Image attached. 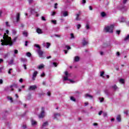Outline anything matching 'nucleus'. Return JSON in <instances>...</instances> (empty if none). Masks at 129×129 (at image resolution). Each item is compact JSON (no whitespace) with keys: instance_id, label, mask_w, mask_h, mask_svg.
<instances>
[{"instance_id":"obj_1","label":"nucleus","mask_w":129,"mask_h":129,"mask_svg":"<svg viewBox=\"0 0 129 129\" xmlns=\"http://www.w3.org/2000/svg\"><path fill=\"white\" fill-rule=\"evenodd\" d=\"M9 32V30H7L6 31V33H4L3 36V39H1V42H2L1 45L2 46H5V45H6V46L8 45H9V46L13 45V41H12V38L8 35Z\"/></svg>"},{"instance_id":"obj_2","label":"nucleus","mask_w":129,"mask_h":129,"mask_svg":"<svg viewBox=\"0 0 129 129\" xmlns=\"http://www.w3.org/2000/svg\"><path fill=\"white\" fill-rule=\"evenodd\" d=\"M69 77H71V74L68 73V72H64V76L63 77V81H67L69 80L71 83H74V81L73 80H69Z\"/></svg>"},{"instance_id":"obj_3","label":"nucleus","mask_w":129,"mask_h":129,"mask_svg":"<svg viewBox=\"0 0 129 129\" xmlns=\"http://www.w3.org/2000/svg\"><path fill=\"white\" fill-rule=\"evenodd\" d=\"M104 30L107 33H113V25L106 26Z\"/></svg>"},{"instance_id":"obj_4","label":"nucleus","mask_w":129,"mask_h":129,"mask_svg":"<svg viewBox=\"0 0 129 129\" xmlns=\"http://www.w3.org/2000/svg\"><path fill=\"white\" fill-rule=\"evenodd\" d=\"M45 115H46V114L45 113V109H44V107H42L41 113L39 114L38 117L39 118H43Z\"/></svg>"},{"instance_id":"obj_5","label":"nucleus","mask_w":129,"mask_h":129,"mask_svg":"<svg viewBox=\"0 0 129 129\" xmlns=\"http://www.w3.org/2000/svg\"><path fill=\"white\" fill-rule=\"evenodd\" d=\"M118 10L121 11V12H125L127 10V8L124 5H120L118 7Z\"/></svg>"},{"instance_id":"obj_6","label":"nucleus","mask_w":129,"mask_h":129,"mask_svg":"<svg viewBox=\"0 0 129 129\" xmlns=\"http://www.w3.org/2000/svg\"><path fill=\"white\" fill-rule=\"evenodd\" d=\"M60 116H61V114L59 113L54 112L53 113L54 119H59L60 118Z\"/></svg>"},{"instance_id":"obj_7","label":"nucleus","mask_w":129,"mask_h":129,"mask_svg":"<svg viewBox=\"0 0 129 129\" xmlns=\"http://www.w3.org/2000/svg\"><path fill=\"white\" fill-rule=\"evenodd\" d=\"M20 21V13H17L16 14V22H14V24L15 25V26H18V25H17V23Z\"/></svg>"},{"instance_id":"obj_8","label":"nucleus","mask_w":129,"mask_h":129,"mask_svg":"<svg viewBox=\"0 0 129 129\" xmlns=\"http://www.w3.org/2000/svg\"><path fill=\"white\" fill-rule=\"evenodd\" d=\"M37 53L40 58H43V54L44 52L42 50H41V49L37 50Z\"/></svg>"},{"instance_id":"obj_9","label":"nucleus","mask_w":129,"mask_h":129,"mask_svg":"<svg viewBox=\"0 0 129 129\" xmlns=\"http://www.w3.org/2000/svg\"><path fill=\"white\" fill-rule=\"evenodd\" d=\"M88 44V40L87 38H83V41H82V44L83 46H86V45H87Z\"/></svg>"},{"instance_id":"obj_10","label":"nucleus","mask_w":129,"mask_h":129,"mask_svg":"<svg viewBox=\"0 0 129 129\" xmlns=\"http://www.w3.org/2000/svg\"><path fill=\"white\" fill-rule=\"evenodd\" d=\"M18 88V84H13V85L10 86V88L11 89V91H13L14 88Z\"/></svg>"},{"instance_id":"obj_11","label":"nucleus","mask_w":129,"mask_h":129,"mask_svg":"<svg viewBox=\"0 0 129 129\" xmlns=\"http://www.w3.org/2000/svg\"><path fill=\"white\" fill-rule=\"evenodd\" d=\"M38 75V72L35 71L33 73V76H32V80L34 81L35 79H36V77H37V75Z\"/></svg>"},{"instance_id":"obj_12","label":"nucleus","mask_w":129,"mask_h":129,"mask_svg":"<svg viewBox=\"0 0 129 129\" xmlns=\"http://www.w3.org/2000/svg\"><path fill=\"white\" fill-rule=\"evenodd\" d=\"M37 87L36 85H32L30 86L29 88V90H35V89H37Z\"/></svg>"},{"instance_id":"obj_13","label":"nucleus","mask_w":129,"mask_h":129,"mask_svg":"<svg viewBox=\"0 0 129 129\" xmlns=\"http://www.w3.org/2000/svg\"><path fill=\"white\" fill-rule=\"evenodd\" d=\"M61 15L63 16V17H68V12L61 11Z\"/></svg>"},{"instance_id":"obj_14","label":"nucleus","mask_w":129,"mask_h":129,"mask_svg":"<svg viewBox=\"0 0 129 129\" xmlns=\"http://www.w3.org/2000/svg\"><path fill=\"white\" fill-rule=\"evenodd\" d=\"M80 15H81V12H79L78 14H77L76 15V21H80V18H79V17L80 16Z\"/></svg>"},{"instance_id":"obj_15","label":"nucleus","mask_w":129,"mask_h":129,"mask_svg":"<svg viewBox=\"0 0 129 129\" xmlns=\"http://www.w3.org/2000/svg\"><path fill=\"white\" fill-rule=\"evenodd\" d=\"M43 47H46V43H43ZM50 46H51V44H50V43L49 42H47L46 43V48L48 49L49 48V47H50Z\"/></svg>"},{"instance_id":"obj_16","label":"nucleus","mask_w":129,"mask_h":129,"mask_svg":"<svg viewBox=\"0 0 129 129\" xmlns=\"http://www.w3.org/2000/svg\"><path fill=\"white\" fill-rule=\"evenodd\" d=\"M116 120L119 122H120V121H121V117L120 116V115H117Z\"/></svg>"},{"instance_id":"obj_17","label":"nucleus","mask_w":129,"mask_h":129,"mask_svg":"<svg viewBox=\"0 0 129 129\" xmlns=\"http://www.w3.org/2000/svg\"><path fill=\"white\" fill-rule=\"evenodd\" d=\"M36 32L39 34H43V31L40 28L36 29Z\"/></svg>"},{"instance_id":"obj_18","label":"nucleus","mask_w":129,"mask_h":129,"mask_svg":"<svg viewBox=\"0 0 129 129\" xmlns=\"http://www.w3.org/2000/svg\"><path fill=\"white\" fill-rule=\"evenodd\" d=\"M85 98H89L90 99H92V98H93V96H92L88 94H86V95H85Z\"/></svg>"},{"instance_id":"obj_19","label":"nucleus","mask_w":129,"mask_h":129,"mask_svg":"<svg viewBox=\"0 0 129 129\" xmlns=\"http://www.w3.org/2000/svg\"><path fill=\"white\" fill-rule=\"evenodd\" d=\"M124 42H128L129 41V34H127L124 38Z\"/></svg>"},{"instance_id":"obj_20","label":"nucleus","mask_w":129,"mask_h":129,"mask_svg":"<svg viewBox=\"0 0 129 129\" xmlns=\"http://www.w3.org/2000/svg\"><path fill=\"white\" fill-rule=\"evenodd\" d=\"M31 124L32 125H37V121H36L35 120L32 119H31Z\"/></svg>"},{"instance_id":"obj_21","label":"nucleus","mask_w":129,"mask_h":129,"mask_svg":"<svg viewBox=\"0 0 129 129\" xmlns=\"http://www.w3.org/2000/svg\"><path fill=\"white\" fill-rule=\"evenodd\" d=\"M119 22H120V23H123L124 22H125V18H124V17H120L119 19Z\"/></svg>"},{"instance_id":"obj_22","label":"nucleus","mask_w":129,"mask_h":129,"mask_svg":"<svg viewBox=\"0 0 129 129\" xmlns=\"http://www.w3.org/2000/svg\"><path fill=\"white\" fill-rule=\"evenodd\" d=\"M47 125H48V122H44L41 126V128H44V127H46Z\"/></svg>"},{"instance_id":"obj_23","label":"nucleus","mask_w":129,"mask_h":129,"mask_svg":"<svg viewBox=\"0 0 129 129\" xmlns=\"http://www.w3.org/2000/svg\"><path fill=\"white\" fill-rule=\"evenodd\" d=\"M45 67V66L43 64H41L37 67L38 69H43Z\"/></svg>"},{"instance_id":"obj_24","label":"nucleus","mask_w":129,"mask_h":129,"mask_svg":"<svg viewBox=\"0 0 129 129\" xmlns=\"http://www.w3.org/2000/svg\"><path fill=\"white\" fill-rule=\"evenodd\" d=\"M80 59V58L79 57V56H76L74 58V61H75V62H78V61H79Z\"/></svg>"},{"instance_id":"obj_25","label":"nucleus","mask_w":129,"mask_h":129,"mask_svg":"<svg viewBox=\"0 0 129 129\" xmlns=\"http://www.w3.org/2000/svg\"><path fill=\"white\" fill-rule=\"evenodd\" d=\"M21 61L23 63H26V62H27V59L26 58H21Z\"/></svg>"},{"instance_id":"obj_26","label":"nucleus","mask_w":129,"mask_h":129,"mask_svg":"<svg viewBox=\"0 0 129 129\" xmlns=\"http://www.w3.org/2000/svg\"><path fill=\"white\" fill-rule=\"evenodd\" d=\"M7 99L8 100H10V102H13L14 101L13 100V98L12 97L8 96L7 97Z\"/></svg>"},{"instance_id":"obj_27","label":"nucleus","mask_w":129,"mask_h":129,"mask_svg":"<svg viewBox=\"0 0 129 129\" xmlns=\"http://www.w3.org/2000/svg\"><path fill=\"white\" fill-rule=\"evenodd\" d=\"M23 34L25 37H28V32L26 31H23Z\"/></svg>"},{"instance_id":"obj_28","label":"nucleus","mask_w":129,"mask_h":129,"mask_svg":"<svg viewBox=\"0 0 129 129\" xmlns=\"http://www.w3.org/2000/svg\"><path fill=\"white\" fill-rule=\"evenodd\" d=\"M18 53H19V51H18V50H14V54L13 55L14 57H16V54H18Z\"/></svg>"},{"instance_id":"obj_29","label":"nucleus","mask_w":129,"mask_h":129,"mask_svg":"<svg viewBox=\"0 0 129 129\" xmlns=\"http://www.w3.org/2000/svg\"><path fill=\"white\" fill-rule=\"evenodd\" d=\"M103 75H104V72H101L100 76H101V77H102V78H104V76Z\"/></svg>"},{"instance_id":"obj_30","label":"nucleus","mask_w":129,"mask_h":129,"mask_svg":"<svg viewBox=\"0 0 129 129\" xmlns=\"http://www.w3.org/2000/svg\"><path fill=\"white\" fill-rule=\"evenodd\" d=\"M101 17H102L103 18H104V17H105V16H106V14H105V13L104 12H102L101 13Z\"/></svg>"},{"instance_id":"obj_31","label":"nucleus","mask_w":129,"mask_h":129,"mask_svg":"<svg viewBox=\"0 0 129 129\" xmlns=\"http://www.w3.org/2000/svg\"><path fill=\"white\" fill-rule=\"evenodd\" d=\"M119 83L123 84V83H124V80H123V79H120L119 80Z\"/></svg>"},{"instance_id":"obj_32","label":"nucleus","mask_w":129,"mask_h":129,"mask_svg":"<svg viewBox=\"0 0 129 129\" xmlns=\"http://www.w3.org/2000/svg\"><path fill=\"white\" fill-rule=\"evenodd\" d=\"M13 63H14V60H13V59H11V60L8 62V64H9V65H12V64H13Z\"/></svg>"},{"instance_id":"obj_33","label":"nucleus","mask_w":129,"mask_h":129,"mask_svg":"<svg viewBox=\"0 0 129 129\" xmlns=\"http://www.w3.org/2000/svg\"><path fill=\"white\" fill-rule=\"evenodd\" d=\"M99 100H100V102H103V100H104V98H99Z\"/></svg>"},{"instance_id":"obj_34","label":"nucleus","mask_w":129,"mask_h":129,"mask_svg":"<svg viewBox=\"0 0 129 129\" xmlns=\"http://www.w3.org/2000/svg\"><path fill=\"white\" fill-rule=\"evenodd\" d=\"M57 21L56 20H52L51 21V23H52V24H54V25H56Z\"/></svg>"},{"instance_id":"obj_35","label":"nucleus","mask_w":129,"mask_h":129,"mask_svg":"<svg viewBox=\"0 0 129 129\" xmlns=\"http://www.w3.org/2000/svg\"><path fill=\"white\" fill-rule=\"evenodd\" d=\"M26 56H27V57H31V56H32V54H31L30 52H27L26 53Z\"/></svg>"},{"instance_id":"obj_36","label":"nucleus","mask_w":129,"mask_h":129,"mask_svg":"<svg viewBox=\"0 0 129 129\" xmlns=\"http://www.w3.org/2000/svg\"><path fill=\"white\" fill-rule=\"evenodd\" d=\"M86 30H89V29H90V27H89V25H88V24H87L86 25Z\"/></svg>"},{"instance_id":"obj_37","label":"nucleus","mask_w":129,"mask_h":129,"mask_svg":"<svg viewBox=\"0 0 129 129\" xmlns=\"http://www.w3.org/2000/svg\"><path fill=\"white\" fill-rule=\"evenodd\" d=\"M35 47H36V48H38L39 49L38 50H41V47L38 44H35Z\"/></svg>"},{"instance_id":"obj_38","label":"nucleus","mask_w":129,"mask_h":129,"mask_svg":"<svg viewBox=\"0 0 129 129\" xmlns=\"http://www.w3.org/2000/svg\"><path fill=\"white\" fill-rule=\"evenodd\" d=\"M71 100H72V101H76V99L74 97H71Z\"/></svg>"},{"instance_id":"obj_39","label":"nucleus","mask_w":129,"mask_h":129,"mask_svg":"<svg viewBox=\"0 0 129 129\" xmlns=\"http://www.w3.org/2000/svg\"><path fill=\"white\" fill-rule=\"evenodd\" d=\"M29 4H30V5H31V4H33V3H34V0H27Z\"/></svg>"},{"instance_id":"obj_40","label":"nucleus","mask_w":129,"mask_h":129,"mask_svg":"<svg viewBox=\"0 0 129 129\" xmlns=\"http://www.w3.org/2000/svg\"><path fill=\"white\" fill-rule=\"evenodd\" d=\"M112 88H113L114 90H116V89H117V86H116V85H115L112 86Z\"/></svg>"},{"instance_id":"obj_41","label":"nucleus","mask_w":129,"mask_h":129,"mask_svg":"<svg viewBox=\"0 0 129 129\" xmlns=\"http://www.w3.org/2000/svg\"><path fill=\"white\" fill-rule=\"evenodd\" d=\"M6 25V27H11V25H10V24H9V22H6L5 23Z\"/></svg>"},{"instance_id":"obj_42","label":"nucleus","mask_w":129,"mask_h":129,"mask_svg":"<svg viewBox=\"0 0 129 129\" xmlns=\"http://www.w3.org/2000/svg\"><path fill=\"white\" fill-rule=\"evenodd\" d=\"M27 99L28 100H30V99H31V94H28V95L27 96Z\"/></svg>"},{"instance_id":"obj_43","label":"nucleus","mask_w":129,"mask_h":129,"mask_svg":"<svg viewBox=\"0 0 129 129\" xmlns=\"http://www.w3.org/2000/svg\"><path fill=\"white\" fill-rule=\"evenodd\" d=\"M9 55H10V53H6L5 54H4V58H7V57H8Z\"/></svg>"},{"instance_id":"obj_44","label":"nucleus","mask_w":129,"mask_h":129,"mask_svg":"<svg viewBox=\"0 0 129 129\" xmlns=\"http://www.w3.org/2000/svg\"><path fill=\"white\" fill-rule=\"evenodd\" d=\"M77 28L78 30H79V29H80V28H81V25L78 24L77 26Z\"/></svg>"},{"instance_id":"obj_45","label":"nucleus","mask_w":129,"mask_h":129,"mask_svg":"<svg viewBox=\"0 0 129 129\" xmlns=\"http://www.w3.org/2000/svg\"><path fill=\"white\" fill-rule=\"evenodd\" d=\"M12 34L13 35H16L17 34V31H16V30H13L12 32Z\"/></svg>"},{"instance_id":"obj_46","label":"nucleus","mask_w":129,"mask_h":129,"mask_svg":"<svg viewBox=\"0 0 129 129\" xmlns=\"http://www.w3.org/2000/svg\"><path fill=\"white\" fill-rule=\"evenodd\" d=\"M127 1L128 0H122V3L123 5H125V4H126V3L127 2Z\"/></svg>"},{"instance_id":"obj_47","label":"nucleus","mask_w":129,"mask_h":129,"mask_svg":"<svg viewBox=\"0 0 129 129\" xmlns=\"http://www.w3.org/2000/svg\"><path fill=\"white\" fill-rule=\"evenodd\" d=\"M71 39H74L75 37H74V34H73V33L71 34Z\"/></svg>"},{"instance_id":"obj_48","label":"nucleus","mask_w":129,"mask_h":129,"mask_svg":"<svg viewBox=\"0 0 129 129\" xmlns=\"http://www.w3.org/2000/svg\"><path fill=\"white\" fill-rule=\"evenodd\" d=\"M103 116H104V117H105V116H107V113L106 112H104L103 113Z\"/></svg>"},{"instance_id":"obj_49","label":"nucleus","mask_w":129,"mask_h":129,"mask_svg":"<svg viewBox=\"0 0 129 129\" xmlns=\"http://www.w3.org/2000/svg\"><path fill=\"white\" fill-rule=\"evenodd\" d=\"M56 15V12H51V16H55Z\"/></svg>"},{"instance_id":"obj_50","label":"nucleus","mask_w":129,"mask_h":129,"mask_svg":"<svg viewBox=\"0 0 129 129\" xmlns=\"http://www.w3.org/2000/svg\"><path fill=\"white\" fill-rule=\"evenodd\" d=\"M116 33L117 34V35H119L120 34V30L116 31Z\"/></svg>"},{"instance_id":"obj_51","label":"nucleus","mask_w":129,"mask_h":129,"mask_svg":"<svg viewBox=\"0 0 129 129\" xmlns=\"http://www.w3.org/2000/svg\"><path fill=\"white\" fill-rule=\"evenodd\" d=\"M66 48H67V49L68 50H70V49H71V47H70V46H68V45H66Z\"/></svg>"},{"instance_id":"obj_52","label":"nucleus","mask_w":129,"mask_h":129,"mask_svg":"<svg viewBox=\"0 0 129 129\" xmlns=\"http://www.w3.org/2000/svg\"><path fill=\"white\" fill-rule=\"evenodd\" d=\"M53 65L54 67H57V65H58V64L56 62H53Z\"/></svg>"},{"instance_id":"obj_53","label":"nucleus","mask_w":129,"mask_h":129,"mask_svg":"<svg viewBox=\"0 0 129 129\" xmlns=\"http://www.w3.org/2000/svg\"><path fill=\"white\" fill-rule=\"evenodd\" d=\"M12 70H13V69H9V72H8V74H12V72H11V71H12Z\"/></svg>"},{"instance_id":"obj_54","label":"nucleus","mask_w":129,"mask_h":129,"mask_svg":"<svg viewBox=\"0 0 129 129\" xmlns=\"http://www.w3.org/2000/svg\"><path fill=\"white\" fill-rule=\"evenodd\" d=\"M23 67L25 70H27V66L26 64H23Z\"/></svg>"},{"instance_id":"obj_55","label":"nucleus","mask_w":129,"mask_h":129,"mask_svg":"<svg viewBox=\"0 0 129 129\" xmlns=\"http://www.w3.org/2000/svg\"><path fill=\"white\" fill-rule=\"evenodd\" d=\"M57 6H58V4L55 3L54 4V9H57Z\"/></svg>"},{"instance_id":"obj_56","label":"nucleus","mask_w":129,"mask_h":129,"mask_svg":"<svg viewBox=\"0 0 129 129\" xmlns=\"http://www.w3.org/2000/svg\"><path fill=\"white\" fill-rule=\"evenodd\" d=\"M45 76V73H42V74L41 75V77H44Z\"/></svg>"},{"instance_id":"obj_57","label":"nucleus","mask_w":129,"mask_h":129,"mask_svg":"<svg viewBox=\"0 0 129 129\" xmlns=\"http://www.w3.org/2000/svg\"><path fill=\"white\" fill-rule=\"evenodd\" d=\"M4 62V59L3 58H0V64Z\"/></svg>"},{"instance_id":"obj_58","label":"nucleus","mask_w":129,"mask_h":129,"mask_svg":"<svg viewBox=\"0 0 129 129\" xmlns=\"http://www.w3.org/2000/svg\"><path fill=\"white\" fill-rule=\"evenodd\" d=\"M41 20H42V21H46V19H45V17H41Z\"/></svg>"},{"instance_id":"obj_59","label":"nucleus","mask_w":129,"mask_h":129,"mask_svg":"<svg viewBox=\"0 0 129 129\" xmlns=\"http://www.w3.org/2000/svg\"><path fill=\"white\" fill-rule=\"evenodd\" d=\"M54 36L55 37H57V38H60V37H61V36H60L59 35H57V34L54 35Z\"/></svg>"},{"instance_id":"obj_60","label":"nucleus","mask_w":129,"mask_h":129,"mask_svg":"<svg viewBox=\"0 0 129 129\" xmlns=\"http://www.w3.org/2000/svg\"><path fill=\"white\" fill-rule=\"evenodd\" d=\"M82 3V4H86V0H83Z\"/></svg>"},{"instance_id":"obj_61","label":"nucleus","mask_w":129,"mask_h":129,"mask_svg":"<svg viewBox=\"0 0 129 129\" xmlns=\"http://www.w3.org/2000/svg\"><path fill=\"white\" fill-rule=\"evenodd\" d=\"M19 82L22 83H23V79L21 78L20 80H19Z\"/></svg>"},{"instance_id":"obj_62","label":"nucleus","mask_w":129,"mask_h":129,"mask_svg":"<svg viewBox=\"0 0 129 129\" xmlns=\"http://www.w3.org/2000/svg\"><path fill=\"white\" fill-rule=\"evenodd\" d=\"M101 114H102V111H100L99 112V115H101Z\"/></svg>"},{"instance_id":"obj_63","label":"nucleus","mask_w":129,"mask_h":129,"mask_svg":"<svg viewBox=\"0 0 129 129\" xmlns=\"http://www.w3.org/2000/svg\"><path fill=\"white\" fill-rule=\"evenodd\" d=\"M3 71V67L0 68V73H2V72Z\"/></svg>"},{"instance_id":"obj_64","label":"nucleus","mask_w":129,"mask_h":129,"mask_svg":"<svg viewBox=\"0 0 129 129\" xmlns=\"http://www.w3.org/2000/svg\"><path fill=\"white\" fill-rule=\"evenodd\" d=\"M119 55H120L119 52H117V53H116V55H117V56H119Z\"/></svg>"}]
</instances>
